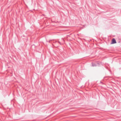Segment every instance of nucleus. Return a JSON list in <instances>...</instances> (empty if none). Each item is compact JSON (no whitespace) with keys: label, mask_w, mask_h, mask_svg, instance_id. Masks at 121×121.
<instances>
[{"label":"nucleus","mask_w":121,"mask_h":121,"mask_svg":"<svg viewBox=\"0 0 121 121\" xmlns=\"http://www.w3.org/2000/svg\"><path fill=\"white\" fill-rule=\"evenodd\" d=\"M116 43V41L115 39H113L112 40V44H114Z\"/></svg>","instance_id":"f257e3e1"}]
</instances>
